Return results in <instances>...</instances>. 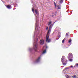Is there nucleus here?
<instances>
[{
	"mask_svg": "<svg viewBox=\"0 0 78 78\" xmlns=\"http://www.w3.org/2000/svg\"><path fill=\"white\" fill-rule=\"evenodd\" d=\"M35 12L36 15L35 16L36 17V27L34 33V35L33 37L34 39V42H37V40L40 39V37H41V35H39V25L38 24V20L37 18L39 17V12L37 10H35Z\"/></svg>",
	"mask_w": 78,
	"mask_h": 78,
	"instance_id": "obj_1",
	"label": "nucleus"
},
{
	"mask_svg": "<svg viewBox=\"0 0 78 78\" xmlns=\"http://www.w3.org/2000/svg\"><path fill=\"white\" fill-rule=\"evenodd\" d=\"M52 23V21H51L49 23L48 25V26L50 25L49 27V30L46 35V42H48V43H49L51 42V40L48 39V38H49V36H50V34L51 28H52V27H53V24H51Z\"/></svg>",
	"mask_w": 78,
	"mask_h": 78,
	"instance_id": "obj_2",
	"label": "nucleus"
},
{
	"mask_svg": "<svg viewBox=\"0 0 78 78\" xmlns=\"http://www.w3.org/2000/svg\"><path fill=\"white\" fill-rule=\"evenodd\" d=\"M61 61L63 64V66H66L67 63V60L64 59V56H62Z\"/></svg>",
	"mask_w": 78,
	"mask_h": 78,
	"instance_id": "obj_3",
	"label": "nucleus"
},
{
	"mask_svg": "<svg viewBox=\"0 0 78 78\" xmlns=\"http://www.w3.org/2000/svg\"><path fill=\"white\" fill-rule=\"evenodd\" d=\"M69 56L68 57V59H72L73 58V55L72 53H70L68 55Z\"/></svg>",
	"mask_w": 78,
	"mask_h": 78,
	"instance_id": "obj_4",
	"label": "nucleus"
},
{
	"mask_svg": "<svg viewBox=\"0 0 78 78\" xmlns=\"http://www.w3.org/2000/svg\"><path fill=\"white\" fill-rule=\"evenodd\" d=\"M41 57H39L35 61V63H37V62H40V60H41Z\"/></svg>",
	"mask_w": 78,
	"mask_h": 78,
	"instance_id": "obj_5",
	"label": "nucleus"
},
{
	"mask_svg": "<svg viewBox=\"0 0 78 78\" xmlns=\"http://www.w3.org/2000/svg\"><path fill=\"white\" fill-rule=\"evenodd\" d=\"M44 40H41L40 41V44L41 45H43L44 44Z\"/></svg>",
	"mask_w": 78,
	"mask_h": 78,
	"instance_id": "obj_6",
	"label": "nucleus"
},
{
	"mask_svg": "<svg viewBox=\"0 0 78 78\" xmlns=\"http://www.w3.org/2000/svg\"><path fill=\"white\" fill-rule=\"evenodd\" d=\"M71 67L73 68V66L71 65L70 66L67 67L65 68L64 70H67V69H70V68H71Z\"/></svg>",
	"mask_w": 78,
	"mask_h": 78,
	"instance_id": "obj_7",
	"label": "nucleus"
},
{
	"mask_svg": "<svg viewBox=\"0 0 78 78\" xmlns=\"http://www.w3.org/2000/svg\"><path fill=\"white\" fill-rule=\"evenodd\" d=\"M34 4H33V5H32V6H33V8H32V11L34 13V7H36V5L35 4H34Z\"/></svg>",
	"mask_w": 78,
	"mask_h": 78,
	"instance_id": "obj_8",
	"label": "nucleus"
},
{
	"mask_svg": "<svg viewBox=\"0 0 78 78\" xmlns=\"http://www.w3.org/2000/svg\"><path fill=\"white\" fill-rule=\"evenodd\" d=\"M7 8H8V9H9L12 8V7H11V6L9 5H8L7 6Z\"/></svg>",
	"mask_w": 78,
	"mask_h": 78,
	"instance_id": "obj_9",
	"label": "nucleus"
},
{
	"mask_svg": "<svg viewBox=\"0 0 78 78\" xmlns=\"http://www.w3.org/2000/svg\"><path fill=\"white\" fill-rule=\"evenodd\" d=\"M57 7H58V9H61V5H58L57 6Z\"/></svg>",
	"mask_w": 78,
	"mask_h": 78,
	"instance_id": "obj_10",
	"label": "nucleus"
},
{
	"mask_svg": "<svg viewBox=\"0 0 78 78\" xmlns=\"http://www.w3.org/2000/svg\"><path fill=\"white\" fill-rule=\"evenodd\" d=\"M46 53V49H45L44 51H43L42 54H45Z\"/></svg>",
	"mask_w": 78,
	"mask_h": 78,
	"instance_id": "obj_11",
	"label": "nucleus"
},
{
	"mask_svg": "<svg viewBox=\"0 0 78 78\" xmlns=\"http://www.w3.org/2000/svg\"><path fill=\"white\" fill-rule=\"evenodd\" d=\"M59 2L61 4L63 2V0H60Z\"/></svg>",
	"mask_w": 78,
	"mask_h": 78,
	"instance_id": "obj_12",
	"label": "nucleus"
},
{
	"mask_svg": "<svg viewBox=\"0 0 78 78\" xmlns=\"http://www.w3.org/2000/svg\"><path fill=\"white\" fill-rule=\"evenodd\" d=\"M72 42V39H70V40H69L68 41V42L69 43H71Z\"/></svg>",
	"mask_w": 78,
	"mask_h": 78,
	"instance_id": "obj_13",
	"label": "nucleus"
},
{
	"mask_svg": "<svg viewBox=\"0 0 78 78\" xmlns=\"http://www.w3.org/2000/svg\"><path fill=\"white\" fill-rule=\"evenodd\" d=\"M54 5L55 6V8H56V3L55 2H54Z\"/></svg>",
	"mask_w": 78,
	"mask_h": 78,
	"instance_id": "obj_14",
	"label": "nucleus"
},
{
	"mask_svg": "<svg viewBox=\"0 0 78 78\" xmlns=\"http://www.w3.org/2000/svg\"><path fill=\"white\" fill-rule=\"evenodd\" d=\"M72 77H73V78H76V76L75 75H74Z\"/></svg>",
	"mask_w": 78,
	"mask_h": 78,
	"instance_id": "obj_15",
	"label": "nucleus"
},
{
	"mask_svg": "<svg viewBox=\"0 0 78 78\" xmlns=\"http://www.w3.org/2000/svg\"><path fill=\"white\" fill-rule=\"evenodd\" d=\"M69 61H70V62H72V61H73V59H70L69 60Z\"/></svg>",
	"mask_w": 78,
	"mask_h": 78,
	"instance_id": "obj_16",
	"label": "nucleus"
},
{
	"mask_svg": "<svg viewBox=\"0 0 78 78\" xmlns=\"http://www.w3.org/2000/svg\"><path fill=\"white\" fill-rule=\"evenodd\" d=\"M76 67H78V63L76 64Z\"/></svg>",
	"mask_w": 78,
	"mask_h": 78,
	"instance_id": "obj_17",
	"label": "nucleus"
},
{
	"mask_svg": "<svg viewBox=\"0 0 78 78\" xmlns=\"http://www.w3.org/2000/svg\"><path fill=\"white\" fill-rule=\"evenodd\" d=\"M58 37H59V38H60V37H61V35H58Z\"/></svg>",
	"mask_w": 78,
	"mask_h": 78,
	"instance_id": "obj_18",
	"label": "nucleus"
},
{
	"mask_svg": "<svg viewBox=\"0 0 78 78\" xmlns=\"http://www.w3.org/2000/svg\"><path fill=\"white\" fill-rule=\"evenodd\" d=\"M46 30H48V27L47 26L46 27Z\"/></svg>",
	"mask_w": 78,
	"mask_h": 78,
	"instance_id": "obj_19",
	"label": "nucleus"
},
{
	"mask_svg": "<svg viewBox=\"0 0 78 78\" xmlns=\"http://www.w3.org/2000/svg\"><path fill=\"white\" fill-rule=\"evenodd\" d=\"M64 40H63L62 41V43H64Z\"/></svg>",
	"mask_w": 78,
	"mask_h": 78,
	"instance_id": "obj_20",
	"label": "nucleus"
},
{
	"mask_svg": "<svg viewBox=\"0 0 78 78\" xmlns=\"http://www.w3.org/2000/svg\"><path fill=\"white\" fill-rule=\"evenodd\" d=\"M15 7H17L18 6L17 4L16 5H14Z\"/></svg>",
	"mask_w": 78,
	"mask_h": 78,
	"instance_id": "obj_21",
	"label": "nucleus"
},
{
	"mask_svg": "<svg viewBox=\"0 0 78 78\" xmlns=\"http://www.w3.org/2000/svg\"><path fill=\"white\" fill-rule=\"evenodd\" d=\"M66 36H68V34H67V33H66Z\"/></svg>",
	"mask_w": 78,
	"mask_h": 78,
	"instance_id": "obj_22",
	"label": "nucleus"
},
{
	"mask_svg": "<svg viewBox=\"0 0 78 78\" xmlns=\"http://www.w3.org/2000/svg\"><path fill=\"white\" fill-rule=\"evenodd\" d=\"M31 3H33V1H32V0H31Z\"/></svg>",
	"mask_w": 78,
	"mask_h": 78,
	"instance_id": "obj_23",
	"label": "nucleus"
},
{
	"mask_svg": "<svg viewBox=\"0 0 78 78\" xmlns=\"http://www.w3.org/2000/svg\"><path fill=\"white\" fill-rule=\"evenodd\" d=\"M58 39H59V38H56V40H58Z\"/></svg>",
	"mask_w": 78,
	"mask_h": 78,
	"instance_id": "obj_24",
	"label": "nucleus"
},
{
	"mask_svg": "<svg viewBox=\"0 0 78 78\" xmlns=\"http://www.w3.org/2000/svg\"><path fill=\"white\" fill-rule=\"evenodd\" d=\"M45 47V46H44L43 47V49H44V48Z\"/></svg>",
	"mask_w": 78,
	"mask_h": 78,
	"instance_id": "obj_25",
	"label": "nucleus"
},
{
	"mask_svg": "<svg viewBox=\"0 0 78 78\" xmlns=\"http://www.w3.org/2000/svg\"><path fill=\"white\" fill-rule=\"evenodd\" d=\"M46 48H47V46H46Z\"/></svg>",
	"mask_w": 78,
	"mask_h": 78,
	"instance_id": "obj_26",
	"label": "nucleus"
},
{
	"mask_svg": "<svg viewBox=\"0 0 78 78\" xmlns=\"http://www.w3.org/2000/svg\"><path fill=\"white\" fill-rule=\"evenodd\" d=\"M67 76H68V77H69V75H67Z\"/></svg>",
	"mask_w": 78,
	"mask_h": 78,
	"instance_id": "obj_27",
	"label": "nucleus"
},
{
	"mask_svg": "<svg viewBox=\"0 0 78 78\" xmlns=\"http://www.w3.org/2000/svg\"><path fill=\"white\" fill-rule=\"evenodd\" d=\"M16 9V8H14V9H13L14 10V9Z\"/></svg>",
	"mask_w": 78,
	"mask_h": 78,
	"instance_id": "obj_28",
	"label": "nucleus"
},
{
	"mask_svg": "<svg viewBox=\"0 0 78 78\" xmlns=\"http://www.w3.org/2000/svg\"><path fill=\"white\" fill-rule=\"evenodd\" d=\"M73 11V10H72V11H71V12H72Z\"/></svg>",
	"mask_w": 78,
	"mask_h": 78,
	"instance_id": "obj_29",
	"label": "nucleus"
},
{
	"mask_svg": "<svg viewBox=\"0 0 78 78\" xmlns=\"http://www.w3.org/2000/svg\"><path fill=\"white\" fill-rule=\"evenodd\" d=\"M52 17H53V15H52Z\"/></svg>",
	"mask_w": 78,
	"mask_h": 78,
	"instance_id": "obj_30",
	"label": "nucleus"
},
{
	"mask_svg": "<svg viewBox=\"0 0 78 78\" xmlns=\"http://www.w3.org/2000/svg\"><path fill=\"white\" fill-rule=\"evenodd\" d=\"M69 2V3H70V2Z\"/></svg>",
	"mask_w": 78,
	"mask_h": 78,
	"instance_id": "obj_31",
	"label": "nucleus"
},
{
	"mask_svg": "<svg viewBox=\"0 0 78 78\" xmlns=\"http://www.w3.org/2000/svg\"><path fill=\"white\" fill-rule=\"evenodd\" d=\"M55 23V22L54 23Z\"/></svg>",
	"mask_w": 78,
	"mask_h": 78,
	"instance_id": "obj_32",
	"label": "nucleus"
},
{
	"mask_svg": "<svg viewBox=\"0 0 78 78\" xmlns=\"http://www.w3.org/2000/svg\"><path fill=\"white\" fill-rule=\"evenodd\" d=\"M68 5H69V4H68Z\"/></svg>",
	"mask_w": 78,
	"mask_h": 78,
	"instance_id": "obj_33",
	"label": "nucleus"
},
{
	"mask_svg": "<svg viewBox=\"0 0 78 78\" xmlns=\"http://www.w3.org/2000/svg\"><path fill=\"white\" fill-rule=\"evenodd\" d=\"M56 15V13L55 14V15Z\"/></svg>",
	"mask_w": 78,
	"mask_h": 78,
	"instance_id": "obj_34",
	"label": "nucleus"
}]
</instances>
